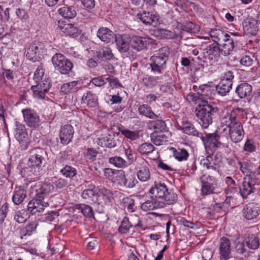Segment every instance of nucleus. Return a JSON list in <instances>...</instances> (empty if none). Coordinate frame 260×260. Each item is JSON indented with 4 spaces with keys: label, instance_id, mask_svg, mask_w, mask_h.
I'll use <instances>...</instances> for the list:
<instances>
[{
    "label": "nucleus",
    "instance_id": "nucleus-1",
    "mask_svg": "<svg viewBox=\"0 0 260 260\" xmlns=\"http://www.w3.org/2000/svg\"><path fill=\"white\" fill-rule=\"evenodd\" d=\"M218 112V108L207 101H201L195 109L199 123L203 128H207L212 123L213 117Z\"/></svg>",
    "mask_w": 260,
    "mask_h": 260
},
{
    "label": "nucleus",
    "instance_id": "nucleus-2",
    "mask_svg": "<svg viewBox=\"0 0 260 260\" xmlns=\"http://www.w3.org/2000/svg\"><path fill=\"white\" fill-rule=\"evenodd\" d=\"M149 193L153 195L156 200H159L167 205L175 203L177 200V196L172 190H169L164 183H156L149 191Z\"/></svg>",
    "mask_w": 260,
    "mask_h": 260
},
{
    "label": "nucleus",
    "instance_id": "nucleus-3",
    "mask_svg": "<svg viewBox=\"0 0 260 260\" xmlns=\"http://www.w3.org/2000/svg\"><path fill=\"white\" fill-rule=\"evenodd\" d=\"M206 149L215 150L218 148L228 147V137H222L216 133L200 134V137Z\"/></svg>",
    "mask_w": 260,
    "mask_h": 260
},
{
    "label": "nucleus",
    "instance_id": "nucleus-4",
    "mask_svg": "<svg viewBox=\"0 0 260 260\" xmlns=\"http://www.w3.org/2000/svg\"><path fill=\"white\" fill-rule=\"evenodd\" d=\"M169 54V48L164 47L159 50L158 55L150 58V66L153 72L160 74L166 68Z\"/></svg>",
    "mask_w": 260,
    "mask_h": 260
},
{
    "label": "nucleus",
    "instance_id": "nucleus-5",
    "mask_svg": "<svg viewBox=\"0 0 260 260\" xmlns=\"http://www.w3.org/2000/svg\"><path fill=\"white\" fill-rule=\"evenodd\" d=\"M52 62L55 70L61 74H69L73 68L72 63L61 53H56L53 56Z\"/></svg>",
    "mask_w": 260,
    "mask_h": 260
},
{
    "label": "nucleus",
    "instance_id": "nucleus-6",
    "mask_svg": "<svg viewBox=\"0 0 260 260\" xmlns=\"http://www.w3.org/2000/svg\"><path fill=\"white\" fill-rule=\"evenodd\" d=\"M15 137L19 142L21 149L26 150L30 143V141L28 137L25 126L17 121L15 122Z\"/></svg>",
    "mask_w": 260,
    "mask_h": 260
},
{
    "label": "nucleus",
    "instance_id": "nucleus-7",
    "mask_svg": "<svg viewBox=\"0 0 260 260\" xmlns=\"http://www.w3.org/2000/svg\"><path fill=\"white\" fill-rule=\"evenodd\" d=\"M244 218L248 220L256 221L260 215V205L255 202H251L244 206L242 210Z\"/></svg>",
    "mask_w": 260,
    "mask_h": 260
},
{
    "label": "nucleus",
    "instance_id": "nucleus-8",
    "mask_svg": "<svg viewBox=\"0 0 260 260\" xmlns=\"http://www.w3.org/2000/svg\"><path fill=\"white\" fill-rule=\"evenodd\" d=\"M202 182L201 194L206 196L214 193L216 185V180L214 177L206 173L200 177Z\"/></svg>",
    "mask_w": 260,
    "mask_h": 260
},
{
    "label": "nucleus",
    "instance_id": "nucleus-9",
    "mask_svg": "<svg viewBox=\"0 0 260 260\" xmlns=\"http://www.w3.org/2000/svg\"><path fill=\"white\" fill-rule=\"evenodd\" d=\"M36 83V85L31 87L34 97L40 100L45 99L46 94L48 93L51 86L49 80L45 79L43 81Z\"/></svg>",
    "mask_w": 260,
    "mask_h": 260
},
{
    "label": "nucleus",
    "instance_id": "nucleus-10",
    "mask_svg": "<svg viewBox=\"0 0 260 260\" xmlns=\"http://www.w3.org/2000/svg\"><path fill=\"white\" fill-rule=\"evenodd\" d=\"M136 167L139 169L137 175L140 181L146 182L150 179L151 174L148 164L145 159L139 157L136 162Z\"/></svg>",
    "mask_w": 260,
    "mask_h": 260
},
{
    "label": "nucleus",
    "instance_id": "nucleus-11",
    "mask_svg": "<svg viewBox=\"0 0 260 260\" xmlns=\"http://www.w3.org/2000/svg\"><path fill=\"white\" fill-rule=\"evenodd\" d=\"M49 206V203L45 201V198L36 196V198L30 201L27 205V210L31 214H35L42 212L46 207Z\"/></svg>",
    "mask_w": 260,
    "mask_h": 260
},
{
    "label": "nucleus",
    "instance_id": "nucleus-12",
    "mask_svg": "<svg viewBox=\"0 0 260 260\" xmlns=\"http://www.w3.org/2000/svg\"><path fill=\"white\" fill-rule=\"evenodd\" d=\"M24 121L30 127L36 128L40 123V119L39 115L32 110L30 109H23L22 111Z\"/></svg>",
    "mask_w": 260,
    "mask_h": 260
},
{
    "label": "nucleus",
    "instance_id": "nucleus-13",
    "mask_svg": "<svg viewBox=\"0 0 260 260\" xmlns=\"http://www.w3.org/2000/svg\"><path fill=\"white\" fill-rule=\"evenodd\" d=\"M105 176L111 177L113 182L123 187L126 177L125 173L122 170H116L111 168H105L104 170Z\"/></svg>",
    "mask_w": 260,
    "mask_h": 260
},
{
    "label": "nucleus",
    "instance_id": "nucleus-14",
    "mask_svg": "<svg viewBox=\"0 0 260 260\" xmlns=\"http://www.w3.org/2000/svg\"><path fill=\"white\" fill-rule=\"evenodd\" d=\"M74 0H63L64 6L58 9L59 14L66 19H72L77 15L75 8L72 5Z\"/></svg>",
    "mask_w": 260,
    "mask_h": 260
},
{
    "label": "nucleus",
    "instance_id": "nucleus-15",
    "mask_svg": "<svg viewBox=\"0 0 260 260\" xmlns=\"http://www.w3.org/2000/svg\"><path fill=\"white\" fill-rule=\"evenodd\" d=\"M130 46L137 51H140L151 43V39L149 37H142L133 36L130 37Z\"/></svg>",
    "mask_w": 260,
    "mask_h": 260
},
{
    "label": "nucleus",
    "instance_id": "nucleus-16",
    "mask_svg": "<svg viewBox=\"0 0 260 260\" xmlns=\"http://www.w3.org/2000/svg\"><path fill=\"white\" fill-rule=\"evenodd\" d=\"M44 48L43 44L38 41L32 43L27 49L26 57L32 61H35L37 57Z\"/></svg>",
    "mask_w": 260,
    "mask_h": 260
},
{
    "label": "nucleus",
    "instance_id": "nucleus-17",
    "mask_svg": "<svg viewBox=\"0 0 260 260\" xmlns=\"http://www.w3.org/2000/svg\"><path fill=\"white\" fill-rule=\"evenodd\" d=\"M45 152L44 150L40 148H36L30 152V157L28 159V164L30 165L41 167L43 160L44 159Z\"/></svg>",
    "mask_w": 260,
    "mask_h": 260
},
{
    "label": "nucleus",
    "instance_id": "nucleus-18",
    "mask_svg": "<svg viewBox=\"0 0 260 260\" xmlns=\"http://www.w3.org/2000/svg\"><path fill=\"white\" fill-rule=\"evenodd\" d=\"M255 184L252 178H245L242 183V185L240 187V191L243 199H246L248 196L254 192L256 190Z\"/></svg>",
    "mask_w": 260,
    "mask_h": 260
},
{
    "label": "nucleus",
    "instance_id": "nucleus-19",
    "mask_svg": "<svg viewBox=\"0 0 260 260\" xmlns=\"http://www.w3.org/2000/svg\"><path fill=\"white\" fill-rule=\"evenodd\" d=\"M130 37L126 34L115 35V42L117 49L121 53L127 52L129 48Z\"/></svg>",
    "mask_w": 260,
    "mask_h": 260
},
{
    "label": "nucleus",
    "instance_id": "nucleus-20",
    "mask_svg": "<svg viewBox=\"0 0 260 260\" xmlns=\"http://www.w3.org/2000/svg\"><path fill=\"white\" fill-rule=\"evenodd\" d=\"M74 134V129L71 124L62 126L59 131V138L61 143L67 145L71 142Z\"/></svg>",
    "mask_w": 260,
    "mask_h": 260
},
{
    "label": "nucleus",
    "instance_id": "nucleus-21",
    "mask_svg": "<svg viewBox=\"0 0 260 260\" xmlns=\"http://www.w3.org/2000/svg\"><path fill=\"white\" fill-rule=\"evenodd\" d=\"M62 164L61 159H58L55 161V167L64 177L72 178L77 175V170L72 166Z\"/></svg>",
    "mask_w": 260,
    "mask_h": 260
},
{
    "label": "nucleus",
    "instance_id": "nucleus-22",
    "mask_svg": "<svg viewBox=\"0 0 260 260\" xmlns=\"http://www.w3.org/2000/svg\"><path fill=\"white\" fill-rule=\"evenodd\" d=\"M220 258L221 260H227L231 252V244L230 240L225 237L220 238L219 244Z\"/></svg>",
    "mask_w": 260,
    "mask_h": 260
},
{
    "label": "nucleus",
    "instance_id": "nucleus-23",
    "mask_svg": "<svg viewBox=\"0 0 260 260\" xmlns=\"http://www.w3.org/2000/svg\"><path fill=\"white\" fill-rule=\"evenodd\" d=\"M53 189V185L47 182H39L32 188V190H35L36 196L41 198H44V197L51 192Z\"/></svg>",
    "mask_w": 260,
    "mask_h": 260
},
{
    "label": "nucleus",
    "instance_id": "nucleus-24",
    "mask_svg": "<svg viewBox=\"0 0 260 260\" xmlns=\"http://www.w3.org/2000/svg\"><path fill=\"white\" fill-rule=\"evenodd\" d=\"M229 132L231 141L235 143L240 142L243 139L244 131L241 123L230 127Z\"/></svg>",
    "mask_w": 260,
    "mask_h": 260
},
{
    "label": "nucleus",
    "instance_id": "nucleus-25",
    "mask_svg": "<svg viewBox=\"0 0 260 260\" xmlns=\"http://www.w3.org/2000/svg\"><path fill=\"white\" fill-rule=\"evenodd\" d=\"M243 30L248 36H254L258 31L257 21L253 18L245 19L243 22Z\"/></svg>",
    "mask_w": 260,
    "mask_h": 260
},
{
    "label": "nucleus",
    "instance_id": "nucleus-26",
    "mask_svg": "<svg viewBox=\"0 0 260 260\" xmlns=\"http://www.w3.org/2000/svg\"><path fill=\"white\" fill-rule=\"evenodd\" d=\"M137 18L146 25H156L158 20V17L157 15L146 11L138 13Z\"/></svg>",
    "mask_w": 260,
    "mask_h": 260
},
{
    "label": "nucleus",
    "instance_id": "nucleus-27",
    "mask_svg": "<svg viewBox=\"0 0 260 260\" xmlns=\"http://www.w3.org/2000/svg\"><path fill=\"white\" fill-rule=\"evenodd\" d=\"M152 197L150 200H148L142 203L141 206L142 210L145 211L153 210L156 209L165 207V204L159 200L153 199Z\"/></svg>",
    "mask_w": 260,
    "mask_h": 260
},
{
    "label": "nucleus",
    "instance_id": "nucleus-28",
    "mask_svg": "<svg viewBox=\"0 0 260 260\" xmlns=\"http://www.w3.org/2000/svg\"><path fill=\"white\" fill-rule=\"evenodd\" d=\"M223 43L220 45L221 54L224 56L230 55L234 48V41L231 35H228L223 40Z\"/></svg>",
    "mask_w": 260,
    "mask_h": 260
},
{
    "label": "nucleus",
    "instance_id": "nucleus-29",
    "mask_svg": "<svg viewBox=\"0 0 260 260\" xmlns=\"http://www.w3.org/2000/svg\"><path fill=\"white\" fill-rule=\"evenodd\" d=\"M97 36L102 41L108 43L113 41L115 35L108 28L102 27L99 29Z\"/></svg>",
    "mask_w": 260,
    "mask_h": 260
},
{
    "label": "nucleus",
    "instance_id": "nucleus-30",
    "mask_svg": "<svg viewBox=\"0 0 260 260\" xmlns=\"http://www.w3.org/2000/svg\"><path fill=\"white\" fill-rule=\"evenodd\" d=\"M180 129L185 134L194 137H200V134L196 129L193 124L187 120H183L180 126Z\"/></svg>",
    "mask_w": 260,
    "mask_h": 260
},
{
    "label": "nucleus",
    "instance_id": "nucleus-31",
    "mask_svg": "<svg viewBox=\"0 0 260 260\" xmlns=\"http://www.w3.org/2000/svg\"><path fill=\"white\" fill-rule=\"evenodd\" d=\"M98 96L91 91L84 93L82 97L81 103L89 107H95L98 105Z\"/></svg>",
    "mask_w": 260,
    "mask_h": 260
},
{
    "label": "nucleus",
    "instance_id": "nucleus-32",
    "mask_svg": "<svg viewBox=\"0 0 260 260\" xmlns=\"http://www.w3.org/2000/svg\"><path fill=\"white\" fill-rule=\"evenodd\" d=\"M95 187L94 185H91L89 188L84 189L82 193V198L87 201L88 203L96 202L98 200V194Z\"/></svg>",
    "mask_w": 260,
    "mask_h": 260
},
{
    "label": "nucleus",
    "instance_id": "nucleus-33",
    "mask_svg": "<svg viewBox=\"0 0 260 260\" xmlns=\"http://www.w3.org/2000/svg\"><path fill=\"white\" fill-rule=\"evenodd\" d=\"M138 111L139 114L151 119H156L158 118L157 115L152 111L151 107L145 104L140 105L138 106Z\"/></svg>",
    "mask_w": 260,
    "mask_h": 260
},
{
    "label": "nucleus",
    "instance_id": "nucleus-34",
    "mask_svg": "<svg viewBox=\"0 0 260 260\" xmlns=\"http://www.w3.org/2000/svg\"><path fill=\"white\" fill-rule=\"evenodd\" d=\"M27 191L21 187H16L12 197L14 204L19 205L21 204L26 197Z\"/></svg>",
    "mask_w": 260,
    "mask_h": 260
},
{
    "label": "nucleus",
    "instance_id": "nucleus-35",
    "mask_svg": "<svg viewBox=\"0 0 260 260\" xmlns=\"http://www.w3.org/2000/svg\"><path fill=\"white\" fill-rule=\"evenodd\" d=\"M251 92L252 86L245 82L242 83L238 85L236 89V93L241 99L250 95Z\"/></svg>",
    "mask_w": 260,
    "mask_h": 260
},
{
    "label": "nucleus",
    "instance_id": "nucleus-36",
    "mask_svg": "<svg viewBox=\"0 0 260 260\" xmlns=\"http://www.w3.org/2000/svg\"><path fill=\"white\" fill-rule=\"evenodd\" d=\"M97 143L101 147H106L109 148H114L116 146V142L114 138L110 135L98 139Z\"/></svg>",
    "mask_w": 260,
    "mask_h": 260
},
{
    "label": "nucleus",
    "instance_id": "nucleus-37",
    "mask_svg": "<svg viewBox=\"0 0 260 260\" xmlns=\"http://www.w3.org/2000/svg\"><path fill=\"white\" fill-rule=\"evenodd\" d=\"M38 226L37 220L32 221L29 222L26 226L20 231L21 239H25L26 237L31 235L32 233L35 231Z\"/></svg>",
    "mask_w": 260,
    "mask_h": 260
},
{
    "label": "nucleus",
    "instance_id": "nucleus-38",
    "mask_svg": "<svg viewBox=\"0 0 260 260\" xmlns=\"http://www.w3.org/2000/svg\"><path fill=\"white\" fill-rule=\"evenodd\" d=\"M60 29L63 32L69 36H76L81 32V30L78 27L77 24H65Z\"/></svg>",
    "mask_w": 260,
    "mask_h": 260
},
{
    "label": "nucleus",
    "instance_id": "nucleus-39",
    "mask_svg": "<svg viewBox=\"0 0 260 260\" xmlns=\"http://www.w3.org/2000/svg\"><path fill=\"white\" fill-rule=\"evenodd\" d=\"M171 150L172 151L173 156L179 161H185L189 157V153L184 148L172 147Z\"/></svg>",
    "mask_w": 260,
    "mask_h": 260
},
{
    "label": "nucleus",
    "instance_id": "nucleus-40",
    "mask_svg": "<svg viewBox=\"0 0 260 260\" xmlns=\"http://www.w3.org/2000/svg\"><path fill=\"white\" fill-rule=\"evenodd\" d=\"M151 141L156 146L165 144L168 141V137L163 133L154 132L150 135Z\"/></svg>",
    "mask_w": 260,
    "mask_h": 260
},
{
    "label": "nucleus",
    "instance_id": "nucleus-41",
    "mask_svg": "<svg viewBox=\"0 0 260 260\" xmlns=\"http://www.w3.org/2000/svg\"><path fill=\"white\" fill-rule=\"evenodd\" d=\"M201 164L207 169L216 170L217 169V163L215 158L213 156L209 155L201 160Z\"/></svg>",
    "mask_w": 260,
    "mask_h": 260
},
{
    "label": "nucleus",
    "instance_id": "nucleus-42",
    "mask_svg": "<svg viewBox=\"0 0 260 260\" xmlns=\"http://www.w3.org/2000/svg\"><path fill=\"white\" fill-rule=\"evenodd\" d=\"M232 85V83H231V81L221 80L216 87V90L220 95L224 96L230 92Z\"/></svg>",
    "mask_w": 260,
    "mask_h": 260
},
{
    "label": "nucleus",
    "instance_id": "nucleus-43",
    "mask_svg": "<svg viewBox=\"0 0 260 260\" xmlns=\"http://www.w3.org/2000/svg\"><path fill=\"white\" fill-rule=\"evenodd\" d=\"M228 35V34L218 28L211 29L209 32L210 37L216 43H218L221 39L223 40Z\"/></svg>",
    "mask_w": 260,
    "mask_h": 260
},
{
    "label": "nucleus",
    "instance_id": "nucleus-44",
    "mask_svg": "<svg viewBox=\"0 0 260 260\" xmlns=\"http://www.w3.org/2000/svg\"><path fill=\"white\" fill-rule=\"evenodd\" d=\"M206 53L208 56H214L215 59L218 60L221 54V49L218 46V43H217V45L211 44L206 48Z\"/></svg>",
    "mask_w": 260,
    "mask_h": 260
},
{
    "label": "nucleus",
    "instance_id": "nucleus-45",
    "mask_svg": "<svg viewBox=\"0 0 260 260\" xmlns=\"http://www.w3.org/2000/svg\"><path fill=\"white\" fill-rule=\"evenodd\" d=\"M78 84L77 81L64 83L61 86V91L64 94L75 92L78 89Z\"/></svg>",
    "mask_w": 260,
    "mask_h": 260
},
{
    "label": "nucleus",
    "instance_id": "nucleus-46",
    "mask_svg": "<svg viewBox=\"0 0 260 260\" xmlns=\"http://www.w3.org/2000/svg\"><path fill=\"white\" fill-rule=\"evenodd\" d=\"M96 56L99 58L107 60L112 59L114 57L111 49L106 47L99 49L96 51Z\"/></svg>",
    "mask_w": 260,
    "mask_h": 260
},
{
    "label": "nucleus",
    "instance_id": "nucleus-47",
    "mask_svg": "<svg viewBox=\"0 0 260 260\" xmlns=\"http://www.w3.org/2000/svg\"><path fill=\"white\" fill-rule=\"evenodd\" d=\"M108 162L118 168H124L127 166V161L120 156L110 157L109 158Z\"/></svg>",
    "mask_w": 260,
    "mask_h": 260
},
{
    "label": "nucleus",
    "instance_id": "nucleus-48",
    "mask_svg": "<svg viewBox=\"0 0 260 260\" xmlns=\"http://www.w3.org/2000/svg\"><path fill=\"white\" fill-rule=\"evenodd\" d=\"M40 170V167L30 165L28 164V167L24 168L22 171L23 172L24 176L26 177H31L33 175L38 176Z\"/></svg>",
    "mask_w": 260,
    "mask_h": 260
},
{
    "label": "nucleus",
    "instance_id": "nucleus-49",
    "mask_svg": "<svg viewBox=\"0 0 260 260\" xmlns=\"http://www.w3.org/2000/svg\"><path fill=\"white\" fill-rule=\"evenodd\" d=\"M155 150L154 146L150 143H144L139 146L138 152L142 155H148Z\"/></svg>",
    "mask_w": 260,
    "mask_h": 260
},
{
    "label": "nucleus",
    "instance_id": "nucleus-50",
    "mask_svg": "<svg viewBox=\"0 0 260 260\" xmlns=\"http://www.w3.org/2000/svg\"><path fill=\"white\" fill-rule=\"evenodd\" d=\"M248 247L252 249H257L259 245L258 238L255 235H249L246 240Z\"/></svg>",
    "mask_w": 260,
    "mask_h": 260
},
{
    "label": "nucleus",
    "instance_id": "nucleus-51",
    "mask_svg": "<svg viewBox=\"0 0 260 260\" xmlns=\"http://www.w3.org/2000/svg\"><path fill=\"white\" fill-rule=\"evenodd\" d=\"M241 111L240 108H237L232 110L231 112L228 113V115L230 121L231 126H235L237 124L241 123V122L237 119V116L238 113Z\"/></svg>",
    "mask_w": 260,
    "mask_h": 260
},
{
    "label": "nucleus",
    "instance_id": "nucleus-52",
    "mask_svg": "<svg viewBox=\"0 0 260 260\" xmlns=\"http://www.w3.org/2000/svg\"><path fill=\"white\" fill-rule=\"evenodd\" d=\"M243 151L245 154H249L254 152L256 150V146L253 140L247 139L243 146Z\"/></svg>",
    "mask_w": 260,
    "mask_h": 260
},
{
    "label": "nucleus",
    "instance_id": "nucleus-53",
    "mask_svg": "<svg viewBox=\"0 0 260 260\" xmlns=\"http://www.w3.org/2000/svg\"><path fill=\"white\" fill-rule=\"evenodd\" d=\"M138 183L135 176L133 175H127L125 177L123 187L127 188H132Z\"/></svg>",
    "mask_w": 260,
    "mask_h": 260
},
{
    "label": "nucleus",
    "instance_id": "nucleus-54",
    "mask_svg": "<svg viewBox=\"0 0 260 260\" xmlns=\"http://www.w3.org/2000/svg\"><path fill=\"white\" fill-rule=\"evenodd\" d=\"M158 79V77H146L143 79V84L147 88H152L157 84Z\"/></svg>",
    "mask_w": 260,
    "mask_h": 260
},
{
    "label": "nucleus",
    "instance_id": "nucleus-55",
    "mask_svg": "<svg viewBox=\"0 0 260 260\" xmlns=\"http://www.w3.org/2000/svg\"><path fill=\"white\" fill-rule=\"evenodd\" d=\"M235 250L237 253L243 255L245 257H248L249 255V251L245 247V245L243 243L238 242L235 245Z\"/></svg>",
    "mask_w": 260,
    "mask_h": 260
},
{
    "label": "nucleus",
    "instance_id": "nucleus-56",
    "mask_svg": "<svg viewBox=\"0 0 260 260\" xmlns=\"http://www.w3.org/2000/svg\"><path fill=\"white\" fill-rule=\"evenodd\" d=\"M121 134L125 137L132 141L136 140L139 138V133L138 132L131 131L124 128L121 130Z\"/></svg>",
    "mask_w": 260,
    "mask_h": 260
},
{
    "label": "nucleus",
    "instance_id": "nucleus-57",
    "mask_svg": "<svg viewBox=\"0 0 260 260\" xmlns=\"http://www.w3.org/2000/svg\"><path fill=\"white\" fill-rule=\"evenodd\" d=\"M98 151L93 148H88L84 153V157L89 160H94L98 155Z\"/></svg>",
    "mask_w": 260,
    "mask_h": 260
},
{
    "label": "nucleus",
    "instance_id": "nucleus-58",
    "mask_svg": "<svg viewBox=\"0 0 260 260\" xmlns=\"http://www.w3.org/2000/svg\"><path fill=\"white\" fill-rule=\"evenodd\" d=\"M80 210L86 217L91 218L93 216L92 208L89 205L83 204L80 206Z\"/></svg>",
    "mask_w": 260,
    "mask_h": 260
},
{
    "label": "nucleus",
    "instance_id": "nucleus-59",
    "mask_svg": "<svg viewBox=\"0 0 260 260\" xmlns=\"http://www.w3.org/2000/svg\"><path fill=\"white\" fill-rule=\"evenodd\" d=\"M132 224L130 223L127 218L125 217L119 228V232L122 234L126 233L132 227Z\"/></svg>",
    "mask_w": 260,
    "mask_h": 260
},
{
    "label": "nucleus",
    "instance_id": "nucleus-60",
    "mask_svg": "<svg viewBox=\"0 0 260 260\" xmlns=\"http://www.w3.org/2000/svg\"><path fill=\"white\" fill-rule=\"evenodd\" d=\"M124 207L128 212H134L135 210V200L131 198H126L124 200Z\"/></svg>",
    "mask_w": 260,
    "mask_h": 260
},
{
    "label": "nucleus",
    "instance_id": "nucleus-61",
    "mask_svg": "<svg viewBox=\"0 0 260 260\" xmlns=\"http://www.w3.org/2000/svg\"><path fill=\"white\" fill-rule=\"evenodd\" d=\"M153 127L155 132H162L167 131V126L165 122L162 120H158L154 122Z\"/></svg>",
    "mask_w": 260,
    "mask_h": 260
},
{
    "label": "nucleus",
    "instance_id": "nucleus-62",
    "mask_svg": "<svg viewBox=\"0 0 260 260\" xmlns=\"http://www.w3.org/2000/svg\"><path fill=\"white\" fill-rule=\"evenodd\" d=\"M9 204L5 203L0 208V223L2 224L5 220V218L7 215V213L9 210Z\"/></svg>",
    "mask_w": 260,
    "mask_h": 260
},
{
    "label": "nucleus",
    "instance_id": "nucleus-63",
    "mask_svg": "<svg viewBox=\"0 0 260 260\" xmlns=\"http://www.w3.org/2000/svg\"><path fill=\"white\" fill-rule=\"evenodd\" d=\"M44 71L42 68H38L34 74V80L36 83H39L43 81Z\"/></svg>",
    "mask_w": 260,
    "mask_h": 260
},
{
    "label": "nucleus",
    "instance_id": "nucleus-64",
    "mask_svg": "<svg viewBox=\"0 0 260 260\" xmlns=\"http://www.w3.org/2000/svg\"><path fill=\"white\" fill-rule=\"evenodd\" d=\"M106 80L109 82V85L112 88L121 86V84L118 79L113 76H109L105 78Z\"/></svg>",
    "mask_w": 260,
    "mask_h": 260
}]
</instances>
